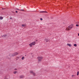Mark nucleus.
Returning <instances> with one entry per match:
<instances>
[{
    "label": "nucleus",
    "instance_id": "obj_1",
    "mask_svg": "<svg viewBox=\"0 0 79 79\" xmlns=\"http://www.w3.org/2000/svg\"><path fill=\"white\" fill-rule=\"evenodd\" d=\"M72 28V26L70 25L66 29V31H69L70 29H71Z\"/></svg>",
    "mask_w": 79,
    "mask_h": 79
},
{
    "label": "nucleus",
    "instance_id": "obj_2",
    "mask_svg": "<svg viewBox=\"0 0 79 79\" xmlns=\"http://www.w3.org/2000/svg\"><path fill=\"white\" fill-rule=\"evenodd\" d=\"M42 58H43V57L42 56L38 57L39 61H41L42 60Z\"/></svg>",
    "mask_w": 79,
    "mask_h": 79
},
{
    "label": "nucleus",
    "instance_id": "obj_3",
    "mask_svg": "<svg viewBox=\"0 0 79 79\" xmlns=\"http://www.w3.org/2000/svg\"><path fill=\"white\" fill-rule=\"evenodd\" d=\"M12 56V55L11 54H9L7 57V58H8V59H9V60H10V59L11 58V56Z\"/></svg>",
    "mask_w": 79,
    "mask_h": 79
},
{
    "label": "nucleus",
    "instance_id": "obj_4",
    "mask_svg": "<svg viewBox=\"0 0 79 79\" xmlns=\"http://www.w3.org/2000/svg\"><path fill=\"white\" fill-rule=\"evenodd\" d=\"M30 73H31L33 74V76H35V73L34 72H33V71H30Z\"/></svg>",
    "mask_w": 79,
    "mask_h": 79
},
{
    "label": "nucleus",
    "instance_id": "obj_5",
    "mask_svg": "<svg viewBox=\"0 0 79 79\" xmlns=\"http://www.w3.org/2000/svg\"><path fill=\"white\" fill-rule=\"evenodd\" d=\"M19 78L20 79H23V78H24V76L22 75L19 76Z\"/></svg>",
    "mask_w": 79,
    "mask_h": 79
},
{
    "label": "nucleus",
    "instance_id": "obj_6",
    "mask_svg": "<svg viewBox=\"0 0 79 79\" xmlns=\"http://www.w3.org/2000/svg\"><path fill=\"white\" fill-rule=\"evenodd\" d=\"M48 41H49V40L47 39H46L44 40V42H45V43H46V42H48Z\"/></svg>",
    "mask_w": 79,
    "mask_h": 79
},
{
    "label": "nucleus",
    "instance_id": "obj_7",
    "mask_svg": "<svg viewBox=\"0 0 79 79\" xmlns=\"http://www.w3.org/2000/svg\"><path fill=\"white\" fill-rule=\"evenodd\" d=\"M40 13H47V12L46 11H40Z\"/></svg>",
    "mask_w": 79,
    "mask_h": 79
},
{
    "label": "nucleus",
    "instance_id": "obj_8",
    "mask_svg": "<svg viewBox=\"0 0 79 79\" xmlns=\"http://www.w3.org/2000/svg\"><path fill=\"white\" fill-rule=\"evenodd\" d=\"M31 44H32V45H35V42H33L32 43H31Z\"/></svg>",
    "mask_w": 79,
    "mask_h": 79
},
{
    "label": "nucleus",
    "instance_id": "obj_9",
    "mask_svg": "<svg viewBox=\"0 0 79 79\" xmlns=\"http://www.w3.org/2000/svg\"><path fill=\"white\" fill-rule=\"evenodd\" d=\"M14 53L15 54V56L18 55L19 54V53L17 52Z\"/></svg>",
    "mask_w": 79,
    "mask_h": 79
},
{
    "label": "nucleus",
    "instance_id": "obj_10",
    "mask_svg": "<svg viewBox=\"0 0 79 79\" xmlns=\"http://www.w3.org/2000/svg\"><path fill=\"white\" fill-rule=\"evenodd\" d=\"M67 45L69 47H71V44H67Z\"/></svg>",
    "mask_w": 79,
    "mask_h": 79
},
{
    "label": "nucleus",
    "instance_id": "obj_11",
    "mask_svg": "<svg viewBox=\"0 0 79 79\" xmlns=\"http://www.w3.org/2000/svg\"><path fill=\"white\" fill-rule=\"evenodd\" d=\"M16 56V55L14 53L12 55V56Z\"/></svg>",
    "mask_w": 79,
    "mask_h": 79
},
{
    "label": "nucleus",
    "instance_id": "obj_12",
    "mask_svg": "<svg viewBox=\"0 0 79 79\" xmlns=\"http://www.w3.org/2000/svg\"><path fill=\"white\" fill-rule=\"evenodd\" d=\"M3 18L2 17H0V19H3Z\"/></svg>",
    "mask_w": 79,
    "mask_h": 79
},
{
    "label": "nucleus",
    "instance_id": "obj_13",
    "mask_svg": "<svg viewBox=\"0 0 79 79\" xmlns=\"http://www.w3.org/2000/svg\"><path fill=\"white\" fill-rule=\"evenodd\" d=\"M29 45H30V47H32V45H32V44L31 43V44H29Z\"/></svg>",
    "mask_w": 79,
    "mask_h": 79
},
{
    "label": "nucleus",
    "instance_id": "obj_14",
    "mask_svg": "<svg viewBox=\"0 0 79 79\" xmlns=\"http://www.w3.org/2000/svg\"><path fill=\"white\" fill-rule=\"evenodd\" d=\"M25 26V24H22V27H24Z\"/></svg>",
    "mask_w": 79,
    "mask_h": 79
},
{
    "label": "nucleus",
    "instance_id": "obj_15",
    "mask_svg": "<svg viewBox=\"0 0 79 79\" xmlns=\"http://www.w3.org/2000/svg\"><path fill=\"white\" fill-rule=\"evenodd\" d=\"M24 56L22 57V60H24Z\"/></svg>",
    "mask_w": 79,
    "mask_h": 79
},
{
    "label": "nucleus",
    "instance_id": "obj_16",
    "mask_svg": "<svg viewBox=\"0 0 79 79\" xmlns=\"http://www.w3.org/2000/svg\"><path fill=\"white\" fill-rule=\"evenodd\" d=\"M16 73H17V71H15L14 72V74H16Z\"/></svg>",
    "mask_w": 79,
    "mask_h": 79
},
{
    "label": "nucleus",
    "instance_id": "obj_17",
    "mask_svg": "<svg viewBox=\"0 0 79 79\" xmlns=\"http://www.w3.org/2000/svg\"><path fill=\"white\" fill-rule=\"evenodd\" d=\"M74 46H75V47H77V44H74Z\"/></svg>",
    "mask_w": 79,
    "mask_h": 79
},
{
    "label": "nucleus",
    "instance_id": "obj_18",
    "mask_svg": "<svg viewBox=\"0 0 79 79\" xmlns=\"http://www.w3.org/2000/svg\"><path fill=\"white\" fill-rule=\"evenodd\" d=\"M79 72H77V76H78V75H79Z\"/></svg>",
    "mask_w": 79,
    "mask_h": 79
},
{
    "label": "nucleus",
    "instance_id": "obj_19",
    "mask_svg": "<svg viewBox=\"0 0 79 79\" xmlns=\"http://www.w3.org/2000/svg\"><path fill=\"white\" fill-rule=\"evenodd\" d=\"M6 35H3L2 36V37H6Z\"/></svg>",
    "mask_w": 79,
    "mask_h": 79
},
{
    "label": "nucleus",
    "instance_id": "obj_20",
    "mask_svg": "<svg viewBox=\"0 0 79 79\" xmlns=\"http://www.w3.org/2000/svg\"><path fill=\"white\" fill-rule=\"evenodd\" d=\"M20 11H24V10H23V9H21V10H20Z\"/></svg>",
    "mask_w": 79,
    "mask_h": 79
},
{
    "label": "nucleus",
    "instance_id": "obj_21",
    "mask_svg": "<svg viewBox=\"0 0 79 79\" xmlns=\"http://www.w3.org/2000/svg\"><path fill=\"white\" fill-rule=\"evenodd\" d=\"M40 19L41 21H42L43 20V19L42 18H40Z\"/></svg>",
    "mask_w": 79,
    "mask_h": 79
},
{
    "label": "nucleus",
    "instance_id": "obj_22",
    "mask_svg": "<svg viewBox=\"0 0 79 79\" xmlns=\"http://www.w3.org/2000/svg\"><path fill=\"white\" fill-rule=\"evenodd\" d=\"M5 9H6L5 8H2V10H5Z\"/></svg>",
    "mask_w": 79,
    "mask_h": 79
},
{
    "label": "nucleus",
    "instance_id": "obj_23",
    "mask_svg": "<svg viewBox=\"0 0 79 79\" xmlns=\"http://www.w3.org/2000/svg\"><path fill=\"white\" fill-rule=\"evenodd\" d=\"M77 24H79V22H78L77 23Z\"/></svg>",
    "mask_w": 79,
    "mask_h": 79
},
{
    "label": "nucleus",
    "instance_id": "obj_24",
    "mask_svg": "<svg viewBox=\"0 0 79 79\" xmlns=\"http://www.w3.org/2000/svg\"><path fill=\"white\" fill-rule=\"evenodd\" d=\"M76 26L78 27V26H79V25H77H77H76Z\"/></svg>",
    "mask_w": 79,
    "mask_h": 79
},
{
    "label": "nucleus",
    "instance_id": "obj_25",
    "mask_svg": "<svg viewBox=\"0 0 79 79\" xmlns=\"http://www.w3.org/2000/svg\"><path fill=\"white\" fill-rule=\"evenodd\" d=\"M16 10H19L18 9H16Z\"/></svg>",
    "mask_w": 79,
    "mask_h": 79
},
{
    "label": "nucleus",
    "instance_id": "obj_26",
    "mask_svg": "<svg viewBox=\"0 0 79 79\" xmlns=\"http://www.w3.org/2000/svg\"><path fill=\"white\" fill-rule=\"evenodd\" d=\"M15 12H16V13H18V11H16Z\"/></svg>",
    "mask_w": 79,
    "mask_h": 79
},
{
    "label": "nucleus",
    "instance_id": "obj_27",
    "mask_svg": "<svg viewBox=\"0 0 79 79\" xmlns=\"http://www.w3.org/2000/svg\"><path fill=\"white\" fill-rule=\"evenodd\" d=\"M15 70H17V69H15Z\"/></svg>",
    "mask_w": 79,
    "mask_h": 79
},
{
    "label": "nucleus",
    "instance_id": "obj_28",
    "mask_svg": "<svg viewBox=\"0 0 79 79\" xmlns=\"http://www.w3.org/2000/svg\"><path fill=\"white\" fill-rule=\"evenodd\" d=\"M10 19H12V18H11V17H10Z\"/></svg>",
    "mask_w": 79,
    "mask_h": 79
},
{
    "label": "nucleus",
    "instance_id": "obj_29",
    "mask_svg": "<svg viewBox=\"0 0 79 79\" xmlns=\"http://www.w3.org/2000/svg\"><path fill=\"white\" fill-rule=\"evenodd\" d=\"M72 77H73V76H74V75H72Z\"/></svg>",
    "mask_w": 79,
    "mask_h": 79
},
{
    "label": "nucleus",
    "instance_id": "obj_30",
    "mask_svg": "<svg viewBox=\"0 0 79 79\" xmlns=\"http://www.w3.org/2000/svg\"><path fill=\"white\" fill-rule=\"evenodd\" d=\"M36 41H38V40H36Z\"/></svg>",
    "mask_w": 79,
    "mask_h": 79
},
{
    "label": "nucleus",
    "instance_id": "obj_31",
    "mask_svg": "<svg viewBox=\"0 0 79 79\" xmlns=\"http://www.w3.org/2000/svg\"><path fill=\"white\" fill-rule=\"evenodd\" d=\"M78 36H79V33H78Z\"/></svg>",
    "mask_w": 79,
    "mask_h": 79
}]
</instances>
